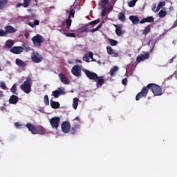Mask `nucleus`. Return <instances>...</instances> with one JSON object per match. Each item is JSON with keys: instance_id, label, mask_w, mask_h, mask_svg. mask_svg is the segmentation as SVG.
Masks as SVG:
<instances>
[{"instance_id": "obj_1", "label": "nucleus", "mask_w": 177, "mask_h": 177, "mask_svg": "<svg viewBox=\"0 0 177 177\" xmlns=\"http://www.w3.org/2000/svg\"><path fill=\"white\" fill-rule=\"evenodd\" d=\"M149 91H151L154 96H161V95H162V88H161V86L151 83L147 84V86L142 87L141 91L136 95V100H140L142 97H146L149 93Z\"/></svg>"}, {"instance_id": "obj_2", "label": "nucleus", "mask_w": 177, "mask_h": 177, "mask_svg": "<svg viewBox=\"0 0 177 177\" xmlns=\"http://www.w3.org/2000/svg\"><path fill=\"white\" fill-rule=\"evenodd\" d=\"M26 127L32 135H45V133H46V129L42 126H39L37 128L34 124L27 123Z\"/></svg>"}, {"instance_id": "obj_3", "label": "nucleus", "mask_w": 177, "mask_h": 177, "mask_svg": "<svg viewBox=\"0 0 177 177\" xmlns=\"http://www.w3.org/2000/svg\"><path fill=\"white\" fill-rule=\"evenodd\" d=\"M31 77H28L26 80L21 85V91H23V92L25 93H30V92H31Z\"/></svg>"}, {"instance_id": "obj_4", "label": "nucleus", "mask_w": 177, "mask_h": 177, "mask_svg": "<svg viewBox=\"0 0 177 177\" xmlns=\"http://www.w3.org/2000/svg\"><path fill=\"white\" fill-rule=\"evenodd\" d=\"M32 42L35 48H41V44L45 42V38L40 35H37L32 38Z\"/></svg>"}, {"instance_id": "obj_5", "label": "nucleus", "mask_w": 177, "mask_h": 177, "mask_svg": "<svg viewBox=\"0 0 177 177\" xmlns=\"http://www.w3.org/2000/svg\"><path fill=\"white\" fill-rule=\"evenodd\" d=\"M61 129L64 133H68V132H70V129H71V124H70V122H63L61 124Z\"/></svg>"}, {"instance_id": "obj_6", "label": "nucleus", "mask_w": 177, "mask_h": 177, "mask_svg": "<svg viewBox=\"0 0 177 177\" xmlns=\"http://www.w3.org/2000/svg\"><path fill=\"white\" fill-rule=\"evenodd\" d=\"M50 124L53 129H57L59 128V124H60V118L59 117H54L50 120Z\"/></svg>"}, {"instance_id": "obj_7", "label": "nucleus", "mask_w": 177, "mask_h": 177, "mask_svg": "<svg viewBox=\"0 0 177 177\" xmlns=\"http://www.w3.org/2000/svg\"><path fill=\"white\" fill-rule=\"evenodd\" d=\"M31 60L33 63H41L42 57L37 52H33L31 55Z\"/></svg>"}, {"instance_id": "obj_8", "label": "nucleus", "mask_w": 177, "mask_h": 177, "mask_svg": "<svg viewBox=\"0 0 177 177\" xmlns=\"http://www.w3.org/2000/svg\"><path fill=\"white\" fill-rule=\"evenodd\" d=\"M84 72V74L86 75L87 78H88V80H91V81H95L97 80V74H96L95 73L86 69H85Z\"/></svg>"}, {"instance_id": "obj_9", "label": "nucleus", "mask_w": 177, "mask_h": 177, "mask_svg": "<svg viewBox=\"0 0 177 177\" xmlns=\"http://www.w3.org/2000/svg\"><path fill=\"white\" fill-rule=\"evenodd\" d=\"M71 73L75 77L80 78L81 77V67L80 66H73L71 69Z\"/></svg>"}, {"instance_id": "obj_10", "label": "nucleus", "mask_w": 177, "mask_h": 177, "mask_svg": "<svg viewBox=\"0 0 177 177\" xmlns=\"http://www.w3.org/2000/svg\"><path fill=\"white\" fill-rule=\"evenodd\" d=\"M24 50V48L22 46H14L10 48V52L14 53V55H20Z\"/></svg>"}, {"instance_id": "obj_11", "label": "nucleus", "mask_w": 177, "mask_h": 177, "mask_svg": "<svg viewBox=\"0 0 177 177\" xmlns=\"http://www.w3.org/2000/svg\"><path fill=\"white\" fill-rule=\"evenodd\" d=\"M59 78L61 82H62V84H64V85H68V84H70V80L68 79V77H67L66 75H64V73H59Z\"/></svg>"}, {"instance_id": "obj_12", "label": "nucleus", "mask_w": 177, "mask_h": 177, "mask_svg": "<svg viewBox=\"0 0 177 177\" xmlns=\"http://www.w3.org/2000/svg\"><path fill=\"white\" fill-rule=\"evenodd\" d=\"M113 26L115 28V32L116 35H118V37H122L124 35V32H122V24H114Z\"/></svg>"}, {"instance_id": "obj_13", "label": "nucleus", "mask_w": 177, "mask_h": 177, "mask_svg": "<svg viewBox=\"0 0 177 177\" xmlns=\"http://www.w3.org/2000/svg\"><path fill=\"white\" fill-rule=\"evenodd\" d=\"M4 30L6 32V35L8 36V34H15V32H16V31H17L16 30V28H15L13 26L8 25V26H6L4 27Z\"/></svg>"}, {"instance_id": "obj_14", "label": "nucleus", "mask_w": 177, "mask_h": 177, "mask_svg": "<svg viewBox=\"0 0 177 177\" xmlns=\"http://www.w3.org/2000/svg\"><path fill=\"white\" fill-rule=\"evenodd\" d=\"M150 57V53H146L144 55H138L136 58V62L138 63H140V62H143L144 60H146Z\"/></svg>"}, {"instance_id": "obj_15", "label": "nucleus", "mask_w": 177, "mask_h": 177, "mask_svg": "<svg viewBox=\"0 0 177 177\" xmlns=\"http://www.w3.org/2000/svg\"><path fill=\"white\" fill-rule=\"evenodd\" d=\"M66 93L61 88H58V90H55L52 92V96H53L55 99H57L60 96V95H64Z\"/></svg>"}, {"instance_id": "obj_16", "label": "nucleus", "mask_w": 177, "mask_h": 177, "mask_svg": "<svg viewBox=\"0 0 177 177\" xmlns=\"http://www.w3.org/2000/svg\"><path fill=\"white\" fill-rule=\"evenodd\" d=\"M94 81L95 82H96V86L99 88V86H102V85H104V81H106V80L104 79V77L103 76L99 77L97 75V78Z\"/></svg>"}, {"instance_id": "obj_17", "label": "nucleus", "mask_w": 177, "mask_h": 177, "mask_svg": "<svg viewBox=\"0 0 177 177\" xmlns=\"http://www.w3.org/2000/svg\"><path fill=\"white\" fill-rule=\"evenodd\" d=\"M145 23H154V17H153V16H150L140 21V24H145Z\"/></svg>"}, {"instance_id": "obj_18", "label": "nucleus", "mask_w": 177, "mask_h": 177, "mask_svg": "<svg viewBox=\"0 0 177 177\" xmlns=\"http://www.w3.org/2000/svg\"><path fill=\"white\" fill-rule=\"evenodd\" d=\"M15 64H17V66H18V67H20L21 68H24V67L27 66V64H26V62H23V60L19 58L15 59Z\"/></svg>"}, {"instance_id": "obj_19", "label": "nucleus", "mask_w": 177, "mask_h": 177, "mask_svg": "<svg viewBox=\"0 0 177 177\" xmlns=\"http://www.w3.org/2000/svg\"><path fill=\"white\" fill-rule=\"evenodd\" d=\"M19 102V97L15 95L10 96L9 99L10 104H16Z\"/></svg>"}, {"instance_id": "obj_20", "label": "nucleus", "mask_w": 177, "mask_h": 177, "mask_svg": "<svg viewBox=\"0 0 177 177\" xmlns=\"http://www.w3.org/2000/svg\"><path fill=\"white\" fill-rule=\"evenodd\" d=\"M78 129H80V125L75 124L72 127H71L69 132H71V135H75Z\"/></svg>"}, {"instance_id": "obj_21", "label": "nucleus", "mask_w": 177, "mask_h": 177, "mask_svg": "<svg viewBox=\"0 0 177 177\" xmlns=\"http://www.w3.org/2000/svg\"><path fill=\"white\" fill-rule=\"evenodd\" d=\"M152 26H153V25H151V24H149L148 26H147L145 28V29L142 30V35L146 36V35H147V34L151 32Z\"/></svg>"}, {"instance_id": "obj_22", "label": "nucleus", "mask_w": 177, "mask_h": 177, "mask_svg": "<svg viewBox=\"0 0 177 177\" xmlns=\"http://www.w3.org/2000/svg\"><path fill=\"white\" fill-rule=\"evenodd\" d=\"M129 19L131 21L133 24H138V23H139V17L138 16L131 15Z\"/></svg>"}, {"instance_id": "obj_23", "label": "nucleus", "mask_w": 177, "mask_h": 177, "mask_svg": "<svg viewBox=\"0 0 177 177\" xmlns=\"http://www.w3.org/2000/svg\"><path fill=\"white\" fill-rule=\"evenodd\" d=\"M50 106L52 109H59V107H60V103H59V102H56L50 100Z\"/></svg>"}, {"instance_id": "obj_24", "label": "nucleus", "mask_w": 177, "mask_h": 177, "mask_svg": "<svg viewBox=\"0 0 177 177\" xmlns=\"http://www.w3.org/2000/svg\"><path fill=\"white\" fill-rule=\"evenodd\" d=\"M118 19L120 20L122 23L125 22V20H127V17H125V12H120L118 15Z\"/></svg>"}, {"instance_id": "obj_25", "label": "nucleus", "mask_w": 177, "mask_h": 177, "mask_svg": "<svg viewBox=\"0 0 177 177\" xmlns=\"http://www.w3.org/2000/svg\"><path fill=\"white\" fill-rule=\"evenodd\" d=\"M80 101V100L78 99V97H74L73 100V108L74 109V110H77V109H78V102Z\"/></svg>"}, {"instance_id": "obj_26", "label": "nucleus", "mask_w": 177, "mask_h": 177, "mask_svg": "<svg viewBox=\"0 0 177 177\" xmlns=\"http://www.w3.org/2000/svg\"><path fill=\"white\" fill-rule=\"evenodd\" d=\"M60 32L63 33L64 35H65L66 37H68L69 38H75L76 35H75V33H66V32H64V30L63 29H61L59 30Z\"/></svg>"}, {"instance_id": "obj_27", "label": "nucleus", "mask_w": 177, "mask_h": 177, "mask_svg": "<svg viewBox=\"0 0 177 177\" xmlns=\"http://www.w3.org/2000/svg\"><path fill=\"white\" fill-rule=\"evenodd\" d=\"M13 45H15V42L11 39L7 40L5 44L6 48H8V49H10Z\"/></svg>"}, {"instance_id": "obj_28", "label": "nucleus", "mask_w": 177, "mask_h": 177, "mask_svg": "<svg viewBox=\"0 0 177 177\" xmlns=\"http://www.w3.org/2000/svg\"><path fill=\"white\" fill-rule=\"evenodd\" d=\"M108 42L111 45V46H117V45H118V41L113 39L109 38Z\"/></svg>"}, {"instance_id": "obj_29", "label": "nucleus", "mask_w": 177, "mask_h": 177, "mask_svg": "<svg viewBox=\"0 0 177 177\" xmlns=\"http://www.w3.org/2000/svg\"><path fill=\"white\" fill-rule=\"evenodd\" d=\"M27 25L30 26V27H32V28H34V27H35V26H39V21L36 19L34 21V23H32V22H28Z\"/></svg>"}, {"instance_id": "obj_30", "label": "nucleus", "mask_w": 177, "mask_h": 177, "mask_svg": "<svg viewBox=\"0 0 177 177\" xmlns=\"http://www.w3.org/2000/svg\"><path fill=\"white\" fill-rule=\"evenodd\" d=\"M118 71V66H114L112 69L110 71V75L111 77H115V73Z\"/></svg>"}, {"instance_id": "obj_31", "label": "nucleus", "mask_w": 177, "mask_h": 177, "mask_svg": "<svg viewBox=\"0 0 177 177\" xmlns=\"http://www.w3.org/2000/svg\"><path fill=\"white\" fill-rule=\"evenodd\" d=\"M66 24V28L67 30H70V27H71V24L73 23V20L71 19V18H67L66 21H65Z\"/></svg>"}, {"instance_id": "obj_32", "label": "nucleus", "mask_w": 177, "mask_h": 177, "mask_svg": "<svg viewBox=\"0 0 177 177\" xmlns=\"http://www.w3.org/2000/svg\"><path fill=\"white\" fill-rule=\"evenodd\" d=\"M8 3L7 0H0V10H2Z\"/></svg>"}, {"instance_id": "obj_33", "label": "nucleus", "mask_w": 177, "mask_h": 177, "mask_svg": "<svg viewBox=\"0 0 177 177\" xmlns=\"http://www.w3.org/2000/svg\"><path fill=\"white\" fill-rule=\"evenodd\" d=\"M110 0H101L100 3V6L102 8H106V6L109 3Z\"/></svg>"}, {"instance_id": "obj_34", "label": "nucleus", "mask_w": 177, "mask_h": 177, "mask_svg": "<svg viewBox=\"0 0 177 177\" xmlns=\"http://www.w3.org/2000/svg\"><path fill=\"white\" fill-rule=\"evenodd\" d=\"M17 91V84H14L10 88V92H12V93H14V95H17V93H16Z\"/></svg>"}, {"instance_id": "obj_35", "label": "nucleus", "mask_w": 177, "mask_h": 177, "mask_svg": "<svg viewBox=\"0 0 177 177\" xmlns=\"http://www.w3.org/2000/svg\"><path fill=\"white\" fill-rule=\"evenodd\" d=\"M165 5V1H160L159 2L157 8H156V12H158L161 8H164V6Z\"/></svg>"}, {"instance_id": "obj_36", "label": "nucleus", "mask_w": 177, "mask_h": 177, "mask_svg": "<svg viewBox=\"0 0 177 177\" xmlns=\"http://www.w3.org/2000/svg\"><path fill=\"white\" fill-rule=\"evenodd\" d=\"M75 15V10H74V9H73L72 8H71V11L69 12V15H68V18L69 19H74V15Z\"/></svg>"}, {"instance_id": "obj_37", "label": "nucleus", "mask_w": 177, "mask_h": 177, "mask_svg": "<svg viewBox=\"0 0 177 177\" xmlns=\"http://www.w3.org/2000/svg\"><path fill=\"white\" fill-rule=\"evenodd\" d=\"M159 17L163 18L165 17V16H167V11L164 10H161L159 13Z\"/></svg>"}, {"instance_id": "obj_38", "label": "nucleus", "mask_w": 177, "mask_h": 177, "mask_svg": "<svg viewBox=\"0 0 177 177\" xmlns=\"http://www.w3.org/2000/svg\"><path fill=\"white\" fill-rule=\"evenodd\" d=\"M30 3H31V0H24L23 6L24 8H28Z\"/></svg>"}, {"instance_id": "obj_39", "label": "nucleus", "mask_w": 177, "mask_h": 177, "mask_svg": "<svg viewBox=\"0 0 177 177\" xmlns=\"http://www.w3.org/2000/svg\"><path fill=\"white\" fill-rule=\"evenodd\" d=\"M136 2H138V0H132V1H129L128 3L129 8H133V6H135V5H136Z\"/></svg>"}, {"instance_id": "obj_40", "label": "nucleus", "mask_w": 177, "mask_h": 177, "mask_svg": "<svg viewBox=\"0 0 177 177\" xmlns=\"http://www.w3.org/2000/svg\"><path fill=\"white\" fill-rule=\"evenodd\" d=\"M98 23H100V19H95L94 21H91L88 23L90 26H95L96 24H98Z\"/></svg>"}, {"instance_id": "obj_41", "label": "nucleus", "mask_w": 177, "mask_h": 177, "mask_svg": "<svg viewBox=\"0 0 177 177\" xmlns=\"http://www.w3.org/2000/svg\"><path fill=\"white\" fill-rule=\"evenodd\" d=\"M44 102L46 106H49V97L46 95L44 98Z\"/></svg>"}, {"instance_id": "obj_42", "label": "nucleus", "mask_w": 177, "mask_h": 177, "mask_svg": "<svg viewBox=\"0 0 177 177\" xmlns=\"http://www.w3.org/2000/svg\"><path fill=\"white\" fill-rule=\"evenodd\" d=\"M113 50H114L113 49V48H111V46H106V52H107L108 55L112 54Z\"/></svg>"}, {"instance_id": "obj_43", "label": "nucleus", "mask_w": 177, "mask_h": 177, "mask_svg": "<svg viewBox=\"0 0 177 177\" xmlns=\"http://www.w3.org/2000/svg\"><path fill=\"white\" fill-rule=\"evenodd\" d=\"M83 60L84 62H86L87 63H89V55L88 54H86L83 56Z\"/></svg>"}, {"instance_id": "obj_44", "label": "nucleus", "mask_w": 177, "mask_h": 177, "mask_svg": "<svg viewBox=\"0 0 177 177\" xmlns=\"http://www.w3.org/2000/svg\"><path fill=\"white\" fill-rule=\"evenodd\" d=\"M110 55L112 56V57H118V56H120L118 53L114 50H113V52H112V53Z\"/></svg>"}, {"instance_id": "obj_45", "label": "nucleus", "mask_w": 177, "mask_h": 177, "mask_svg": "<svg viewBox=\"0 0 177 177\" xmlns=\"http://www.w3.org/2000/svg\"><path fill=\"white\" fill-rule=\"evenodd\" d=\"M0 37H8L5 30L0 29Z\"/></svg>"}, {"instance_id": "obj_46", "label": "nucleus", "mask_w": 177, "mask_h": 177, "mask_svg": "<svg viewBox=\"0 0 177 177\" xmlns=\"http://www.w3.org/2000/svg\"><path fill=\"white\" fill-rule=\"evenodd\" d=\"M0 88H1V89H6V84H5V82H0Z\"/></svg>"}, {"instance_id": "obj_47", "label": "nucleus", "mask_w": 177, "mask_h": 177, "mask_svg": "<svg viewBox=\"0 0 177 177\" xmlns=\"http://www.w3.org/2000/svg\"><path fill=\"white\" fill-rule=\"evenodd\" d=\"M88 27H83L82 28L80 32H88Z\"/></svg>"}, {"instance_id": "obj_48", "label": "nucleus", "mask_w": 177, "mask_h": 177, "mask_svg": "<svg viewBox=\"0 0 177 177\" xmlns=\"http://www.w3.org/2000/svg\"><path fill=\"white\" fill-rule=\"evenodd\" d=\"M15 127L17 129H19L21 128V124H20L19 122H15Z\"/></svg>"}, {"instance_id": "obj_49", "label": "nucleus", "mask_w": 177, "mask_h": 177, "mask_svg": "<svg viewBox=\"0 0 177 177\" xmlns=\"http://www.w3.org/2000/svg\"><path fill=\"white\" fill-rule=\"evenodd\" d=\"M122 85H124V86H126V85L128 84V80H127V78H124L122 80Z\"/></svg>"}, {"instance_id": "obj_50", "label": "nucleus", "mask_w": 177, "mask_h": 177, "mask_svg": "<svg viewBox=\"0 0 177 177\" xmlns=\"http://www.w3.org/2000/svg\"><path fill=\"white\" fill-rule=\"evenodd\" d=\"M156 10H157V5L153 4V6H152V11L153 12H158V11H156Z\"/></svg>"}, {"instance_id": "obj_51", "label": "nucleus", "mask_w": 177, "mask_h": 177, "mask_svg": "<svg viewBox=\"0 0 177 177\" xmlns=\"http://www.w3.org/2000/svg\"><path fill=\"white\" fill-rule=\"evenodd\" d=\"M102 17H104L106 16V8L101 12Z\"/></svg>"}, {"instance_id": "obj_52", "label": "nucleus", "mask_w": 177, "mask_h": 177, "mask_svg": "<svg viewBox=\"0 0 177 177\" xmlns=\"http://www.w3.org/2000/svg\"><path fill=\"white\" fill-rule=\"evenodd\" d=\"M88 56L90 57V59H93V53L89 52Z\"/></svg>"}, {"instance_id": "obj_53", "label": "nucleus", "mask_w": 177, "mask_h": 177, "mask_svg": "<svg viewBox=\"0 0 177 177\" xmlns=\"http://www.w3.org/2000/svg\"><path fill=\"white\" fill-rule=\"evenodd\" d=\"M175 59H176V55L174 56V57L169 60V63H174V60H175Z\"/></svg>"}, {"instance_id": "obj_54", "label": "nucleus", "mask_w": 177, "mask_h": 177, "mask_svg": "<svg viewBox=\"0 0 177 177\" xmlns=\"http://www.w3.org/2000/svg\"><path fill=\"white\" fill-rule=\"evenodd\" d=\"M99 29L96 27L95 28H93L91 30V32H95L96 31H97Z\"/></svg>"}, {"instance_id": "obj_55", "label": "nucleus", "mask_w": 177, "mask_h": 177, "mask_svg": "<svg viewBox=\"0 0 177 177\" xmlns=\"http://www.w3.org/2000/svg\"><path fill=\"white\" fill-rule=\"evenodd\" d=\"M25 50H26V52H28L29 50H31V48L26 46L25 47Z\"/></svg>"}, {"instance_id": "obj_56", "label": "nucleus", "mask_w": 177, "mask_h": 177, "mask_svg": "<svg viewBox=\"0 0 177 177\" xmlns=\"http://www.w3.org/2000/svg\"><path fill=\"white\" fill-rule=\"evenodd\" d=\"M24 36H25L26 38L27 39V38H28V37H30V33L26 32V33L24 35Z\"/></svg>"}, {"instance_id": "obj_57", "label": "nucleus", "mask_w": 177, "mask_h": 177, "mask_svg": "<svg viewBox=\"0 0 177 177\" xmlns=\"http://www.w3.org/2000/svg\"><path fill=\"white\" fill-rule=\"evenodd\" d=\"M20 6H23V3H19L17 5V8H20Z\"/></svg>"}, {"instance_id": "obj_58", "label": "nucleus", "mask_w": 177, "mask_h": 177, "mask_svg": "<svg viewBox=\"0 0 177 177\" xmlns=\"http://www.w3.org/2000/svg\"><path fill=\"white\" fill-rule=\"evenodd\" d=\"M76 63H82V61L81 59H76Z\"/></svg>"}, {"instance_id": "obj_59", "label": "nucleus", "mask_w": 177, "mask_h": 177, "mask_svg": "<svg viewBox=\"0 0 177 177\" xmlns=\"http://www.w3.org/2000/svg\"><path fill=\"white\" fill-rule=\"evenodd\" d=\"M75 121H80V117H76V118H75Z\"/></svg>"}, {"instance_id": "obj_60", "label": "nucleus", "mask_w": 177, "mask_h": 177, "mask_svg": "<svg viewBox=\"0 0 177 177\" xmlns=\"http://www.w3.org/2000/svg\"><path fill=\"white\" fill-rule=\"evenodd\" d=\"M101 27H102V24H99L97 28L99 30V28H100Z\"/></svg>"}, {"instance_id": "obj_61", "label": "nucleus", "mask_w": 177, "mask_h": 177, "mask_svg": "<svg viewBox=\"0 0 177 177\" xmlns=\"http://www.w3.org/2000/svg\"><path fill=\"white\" fill-rule=\"evenodd\" d=\"M50 9H55V6H51L50 7Z\"/></svg>"}, {"instance_id": "obj_62", "label": "nucleus", "mask_w": 177, "mask_h": 177, "mask_svg": "<svg viewBox=\"0 0 177 177\" xmlns=\"http://www.w3.org/2000/svg\"><path fill=\"white\" fill-rule=\"evenodd\" d=\"M64 24V22L62 23V25Z\"/></svg>"}, {"instance_id": "obj_63", "label": "nucleus", "mask_w": 177, "mask_h": 177, "mask_svg": "<svg viewBox=\"0 0 177 177\" xmlns=\"http://www.w3.org/2000/svg\"><path fill=\"white\" fill-rule=\"evenodd\" d=\"M0 71H1V68H0Z\"/></svg>"}]
</instances>
